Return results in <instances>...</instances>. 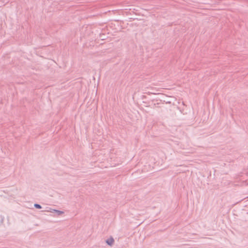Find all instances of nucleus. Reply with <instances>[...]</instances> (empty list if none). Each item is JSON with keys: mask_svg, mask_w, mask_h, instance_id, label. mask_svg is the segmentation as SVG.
I'll return each mask as SVG.
<instances>
[{"mask_svg": "<svg viewBox=\"0 0 248 248\" xmlns=\"http://www.w3.org/2000/svg\"><path fill=\"white\" fill-rule=\"evenodd\" d=\"M34 206L37 209H41L42 208V206L37 203L34 204Z\"/></svg>", "mask_w": 248, "mask_h": 248, "instance_id": "7ed1b4c3", "label": "nucleus"}, {"mask_svg": "<svg viewBox=\"0 0 248 248\" xmlns=\"http://www.w3.org/2000/svg\"><path fill=\"white\" fill-rule=\"evenodd\" d=\"M106 242L108 245L109 246H112L114 242V240L112 237H111L109 238L108 239L106 240Z\"/></svg>", "mask_w": 248, "mask_h": 248, "instance_id": "f03ea898", "label": "nucleus"}, {"mask_svg": "<svg viewBox=\"0 0 248 248\" xmlns=\"http://www.w3.org/2000/svg\"><path fill=\"white\" fill-rule=\"evenodd\" d=\"M48 211L50 212L51 213H55L58 216L61 215L64 213V212L63 211L56 210V209H50V210Z\"/></svg>", "mask_w": 248, "mask_h": 248, "instance_id": "f257e3e1", "label": "nucleus"}]
</instances>
